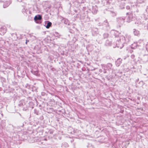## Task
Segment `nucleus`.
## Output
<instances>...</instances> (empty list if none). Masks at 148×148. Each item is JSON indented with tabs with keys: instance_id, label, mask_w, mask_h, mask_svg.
<instances>
[{
	"instance_id": "11",
	"label": "nucleus",
	"mask_w": 148,
	"mask_h": 148,
	"mask_svg": "<svg viewBox=\"0 0 148 148\" xmlns=\"http://www.w3.org/2000/svg\"><path fill=\"white\" fill-rule=\"evenodd\" d=\"M52 23L49 21H46L45 22V26L47 29L49 28L51 25Z\"/></svg>"
},
{
	"instance_id": "31",
	"label": "nucleus",
	"mask_w": 148,
	"mask_h": 148,
	"mask_svg": "<svg viewBox=\"0 0 148 148\" xmlns=\"http://www.w3.org/2000/svg\"><path fill=\"white\" fill-rule=\"evenodd\" d=\"M34 110V113L35 114L38 115L39 114V111L38 110H37L36 109H35Z\"/></svg>"
},
{
	"instance_id": "40",
	"label": "nucleus",
	"mask_w": 148,
	"mask_h": 148,
	"mask_svg": "<svg viewBox=\"0 0 148 148\" xmlns=\"http://www.w3.org/2000/svg\"><path fill=\"white\" fill-rule=\"evenodd\" d=\"M103 23H99L98 24V25H99V26H101L102 25Z\"/></svg>"
},
{
	"instance_id": "48",
	"label": "nucleus",
	"mask_w": 148,
	"mask_h": 148,
	"mask_svg": "<svg viewBox=\"0 0 148 148\" xmlns=\"http://www.w3.org/2000/svg\"><path fill=\"white\" fill-rule=\"evenodd\" d=\"M136 12H138V10H137L136 11Z\"/></svg>"
},
{
	"instance_id": "18",
	"label": "nucleus",
	"mask_w": 148,
	"mask_h": 148,
	"mask_svg": "<svg viewBox=\"0 0 148 148\" xmlns=\"http://www.w3.org/2000/svg\"><path fill=\"white\" fill-rule=\"evenodd\" d=\"M111 33L112 34H113V35L116 38L118 36L117 34L118 33V32L114 30H112L111 31Z\"/></svg>"
},
{
	"instance_id": "2",
	"label": "nucleus",
	"mask_w": 148,
	"mask_h": 148,
	"mask_svg": "<svg viewBox=\"0 0 148 148\" xmlns=\"http://www.w3.org/2000/svg\"><path fill=\"white\" fill-rule=\"evenodd\" d=\"M127 17L126 18V21L130 23L134 19V16L133 15L132 12L126 13Z\"/></svg>"
},
{
	"instance_id": "34",
	"label": "nucleus",
	"mask_w": 148,
	"mask_h": 148,
	"mask_svg": "<svg viewBox=\"0 0 148 148\" xmlns=\"http://www.w3.org/2000/svg\"><path fill=\"white\" fill-rule=\"evenodd\" d=\"M103 69V72L104 73H107V71L106 70H107V69H105V68H102Z\"/></svg>"
},
{
	"instance_id": "41",
	"label": "nucleus",
	"mask_w": 148,
	"mask_h": 148,
	"mask_svg": "<svg viewBox=\"0 0 148 148\" xmlns=\"http://www.w3.org/2000/svg\"><path fill=\"white\" fill-rule=\"evenodd\" d=\"M45 93L44 92H42L41 93L42 95V96H44L45 95Z\"/></svg>"
},
{
	"instance_id": "27",
	"label": "nucleus",
	"mask_w": 148,
	"mask_h": 148,
	"mask_svg": "<svg viewBox=\"0 0 148 148\" xmlns=\"http://www.w3.org/2000/svg\"><path fill=\"white\" fill-rule=\"evenodd\" d=\"M0 79L1 80V81L2 83H3V82H5L6 80L5 79L2 77H0Z\"/></svg>"
},
{
	"instance_id": "17",
	"label": "nucleus",
	"mask_w": 148,
	"mask_h": 148,
	"mask_svg": "<svg viewBox=\"0 0 148 148\" xmlns=\"http://www.w3.org/2000/svg\"><path fill=\"white\" fill-rule=\"evenodd\" d=\"M137 46H139V45L137 44V43L134 42L133 44L131 45V48L133 49H135Z\"/></svg>"
},
{
	"instance_id": "25",
	"label": "nucleus",
	"mask_w": 148,
	"mask_h": 148,
	"mask_svg": "<svg viewBox=\"0 0 148 148\" xmlns=\"http://www.w3.org/2000/svg\"><path fill=\"white\" fill-rule=\"evenodd\" d=\"M110 14H111L112 16H115L116 15L117 13L116 12H114L113 11H111L110 12Z\"/></svg>"
},
{
	"instance_id": "19",
	"label": "nucleus",
	"mask_w": 148,
	"mask_h": 148,
	"mask_svg": "<svg viewBox=\"0 0 148 148\" xmlns=\"http://www.w3.org/2000/svg\"><path fill=\"white\" fill-rule=\"evenodd\" d=\"M69 147V145L66 142H64L62 143L61 147H62L67 148Z\"/></svg>"
},
{
	"instance_id": "26",
	"label": "nucleus",
	"mask_w": 148,
	"mask_h": 148,
	"mask_svg": "<svg viewBox=\"0 0 148 148\" xmlns=\"http://www.w3.org/2000/svg\"><path fill=\"white\" fill-rule=\"evenodd\" d=\"M29 87H31L32 88V91L34 92V91H36L37 90V89H36V87L32 86H29Z\"/></svg>"
},
{
	"instance_id": "22",
	"label": "nucleus",
	"mask_w": 148,
	"mask_h": 148,
	"mask_svg": "<svg viewBox=\"0 0 148 148\" xmlns=\"http://www.w3.org/2000/svg\"><path fill=\"white\" fill-rule=\"evenodd\" d=\"M95 29H96V30H93L92 32V35L94 36L97 35L98 34V32L97 29L96 28Z\"/></svg>"
},
{
	"instance_id": "50",
	"label": "nucleus",
	"mask_w": 148,
	"mask_h": 148,
	"mask_svg": "<svg viewBox=\"0 0 148 148\" xmlns=\"http://www.w3.org/2000/svg\"><path fill=\"white\" fill-rule=\"evenodd\" d=\"M27 40H26V42H25V43H26V44H27Z\"/></svg>"
},
{
	"instance_id": "45",
	"label": "nucleus",
	"mask_w": 148,
	"mask_h": 148,
	"mask_svg": "<svg viewBox=\"0 0 148 148\" xmlns=\"http://www.w3.org/2000/svg\"><path fill=\"white\" fill-rule=\"evenodd\" d=\"M133 50H130V53H132L133 52Z\"/></svg>"
},
{
	"instance_id": "51",
	"label": "nucleus",
	"mask_w": 148,
	"mask_h": 148,
	"mask_svg": "<svg viewBox=\"0 0 148 148\" xmlns=\"http://www.w3.org/2000/svg\"><path fill=\"white\" fill-rule=\"evenodd\" d=\"M137 5H135V6H136V7H137Z\"/></svg>"
},
{
	"instance_id": "43",
	"label": "nucleus",
	"mask_w": 148,
	"mask_h": 148,
	"mask_svg": "<svg viewBox=\"0 0 148 148\" xmlns=\"http://www.w3.org/2000/svg\"><path fill=\"white\" fill-rule=\"evenodd\" d=\"M148 10V6H147V8L146 10V11H147Z\"/></svg>"
},
{
	"instance_id": "39",
	"label": "nucleus",
	"mask_w": 148,
	"mask_h": 148,
	"mask_svg": "<svg viewBox=\"0 0 148 148\" xmlns=\"http://www.w3.org/2000/svg\"><path fill=\"white\" fill-rule=\"evenodd\" d=\"M131 57L132 58L134 59L135 57V56L134 55H132Z\"/></svg>"
},
{
	"instance_id": "52",
	"label": "nucleus",
	"mask_w": 148,
	"mask_h": 148,
	"mask_svg": "<svg viewBox=\"0 0 148 148\" xmlns=\"http://www.w3.org/2000/svg\"><path fill=\"white\" fill-rule=\"evenodd\" d=\"M86 14H87V11H86Z\"/></svg>"
},
{
	"instance_id": "49",
	"label": "nucleus",
	"mask_w": 148,
	"mask_h": 148,
	"mask_svg": "<svg viewBox=\"0 0 148 148\" xmlns=\"http://www.w3.org/2000/svg\"><path fill=\"white\" fill-rule=\"evenodd\" d=\"M1 115H2V116H3V114L2 113V114H1Z\"/></svg>"
},
{
	"instance_id": "16",
	"label": "nucleus",
	"mask_w": 148,
	"mask_h": 148,
	"mask_svg": "<svg viewBox=\"0 0 148 148\" xmlns=\"http://www.w3.org/2000/svg\"><path fill=\"white\" fill-rule=\"evenodd\" d=\"M109 34L107 33H105L103 34V39H105L108 38L109 37Z\"/></svg>"
},
{
	"instance_id": "10",
	"label": "nucleus",
	"mask_w": 148,
	"mask_h": 148,
	"mask_svg": "<svg viewBox=\"0 0 148 148\" xmlns=\"http://www.w3.org/2000/svg\"><path fill=\"white\" fill-rule=\"evenodd\" d=\"M112 44V42L111 41L109 40H107L104 43V45L106 47H109L111 46Z\"/></svg>"
},
{
	"instance_id": "20",
	"label": "nucleus",
	"mask_w": 148,
	"mask_h": 148,
	"mask_svg": "<svg viewBox=\"0 0 148 148\" xmlns=\"http://www.w3.org/2000/svg\"><path fill=\"white\" fill-rule=\"evenodd\" d=\"M125 4V3L124 1H123L120 3L119 6L120 8L121 9H123L124 8Z\"/></svg>"
},
{
	"instance_id": "28",
	"label": "nucleus",
	"mask_w": 148,
	"mask_h": 148,
	"mask_svg": "<svg viewBox=\"0 0 148 148\" xmlns=\"http://www.w3.org/2000/svg\"><path fill=\"white\" fill-rule=\"evenodd\" d=\"M33 73L36 76H38L39 75L38 72L37 71H34L33 72Z\"/></svg>"
},
{
	"instance_id": "21",
	"label": "nucleus",
	"mask_w": 148,
	"mask_h": 148,
	"mask_svg": "<svg viewBox=\"0 0 148 148\" xmlns=\"http://www.w3.org/2000/svg\"><path fill=\"white\" fill-rule=\"evenodd\" d=\"M133 33L135 35L138 36L139 34V32L135 29H133Z\"/></svg>"
},
{
	"instance_id": "38",
	"label": "nucleus",
	"mask_w": 148,
	"mask_h": 148,
	"mask_svg": "<svg viewBox=\"0 0 148 148\" xmlns=\"http://www.w3.org/2000/svg\"><path fill=\"white\" fill-rule=\"evenodd\" d=\"M106 59H111V57L109 56H106Z\"/></svg>"
},
{
	"instance_id": "44",
	"label": "nucleus",
	"mask_w": 148,
	"mask_h": 148,
	"mask_svg": "<svg viewBox=\"0 0 148 148\" xmlns=\"http://www.w3.org/2000/svg\"><path fill=\"white\" fill-rule=\"evenodd\" d=\"M85 8H86V7H84L83 8V10H85Z\"/></svg>"
},
{
	"instance_id": "37",
	"label": "nucleus",
	"mask_w": 148,
	"mask_h": 148,
	"mask_svg": "<svg viewBox=\"0 0 148 148\" xmlns=\"http://www.w3.org/2000/svg\"><path fill=\"white\" fill-rule=\"evenodd\" d=\"M106 78L108 80H110V77H108V76H106Z\"/></svg>"
},
{
	"instance_id": "33",
	"label": "nucleus",
	"mask_w": 148,
	"mask_h": 148,
	"mask_svg": "<svg viewBox=\"0 0 148 148\" xmlns=\"http://www.w3.org/2000/svg\"><path fill=\"white\" fill-rule=\"evenodd\" d=\"M11 35L12 36H14V37L15 38L17 37L16 34L15 33L11 34Z\"/></svg>"
},
{
	"instance_id": "54",
	"label": "nucleus",
	"mask_w": 148,
	"mask_h": 148,
	"mask_svg": "<svg viewBox=\"0 0 148 148\" xmlns=\"http://www.w3.org/2000/svg\"><path fill=\"white\" fill-rule=\"evenodd\" d=\"M147 29H148V28H147Z\"/></svg>"
},
{
	"instance_id": "8",
	"label": "nucleus",
	"mask_w": 148,
	"mask_h": 148,
	"mask_svg": "<svg viewBox=\"0 0 148 148\" xmlns=\"http://www.w3.org/2000/svg\"><path fill=\"white\" fill-rule=\"evenodd\" d=\"M7 29L5 26H1L0 27V34L3 35L6 32Z\"/></svg>"
},
{
	"instance_id": "32",
	"label": "nucleus",
	"mask_w": 148,
	"mask_h": 148,
	"mask_svg": "<svg viewBox=\"0 0 148 148\" xmlns=\"http://www.w3.org/2000/svg\"><path fill=\"white\" fill-rule=\"evenodd\" d=\"M54 132V131L52 130H50L48 132V133L50 134H53Z\"/></svg>"
},
{
	"instance_id": "9",
	"label": "nucleus",
	"mask_w": 148,
	"mask_h": 148,
	"mask_svg": "<svg viewBox=\"0 0 148 148\" xmlns=\"http://www.w3.org/2000/svg\"><path fill=\"white\" fill-rule=\"evenodd\" d=\"M12 2L11 0H7L5 2L3 5V7L5 8L9 6Z\"/></svg>"
},
{
	"instance_id": "7",
	"label": "nucleus",
	"mask_w": 148,
	"mask_h": 148,
	"mask_svg": "<svg viewBox=\"0 0 148 148\" xmlns=\"http://www.w3.org/2000/svg\"><path fill=\"white\" fill-rule=\"evenodd\" d=\"M102 26H103V27H106V30H108L110 29V27L109 23L107 20L104 21L103 23Z\"/></svg>"
},
{
	"instance_id": "4",
	"label": "nucleus",
	"mask_w": 148,
	"mask_h": 148,
	"mask_svg": "<svg viewBox=\"0 0 148 148\" xmlns=\"http://www.w3.org/2000/svg\"><path fill=\"white\" fill-rule=\"evenodd\" d=\"M125 17H120L116 18V21L120 27L123 25L125 22Z\"/></svg>"
},
{
	"instance_id": "14",
	"label": "nucleus",
	"mask_w": 148,
	"mask_h": 148,
	"mask_svg": "<svg viewBox=\"0 0 148 148\" xmlns=\"http://www.w3.org/2000/svg\"><path fill=\"white\" fill-rule=\"evenodd\" d=\"M122 60L121 58H118L115 62V64L116 66H119L121 63Z\"/></svg>"
},
{
	"instance_id": "42",
	"label": "nucleus",
	"mask_w": 148,
	"mask_h": 148,
	"mask_svg": "<svg viewBox=\"0 0 148 148\" xmlns=\"http://www.w3.org/2000/svg\"><path fill=\"white\" fill-rule=\"evenodd\" d=\"M84 17L87 18L88 17V15H86L85 16H84Z\"/></svg>"
},
{
	"instance_id": "47",
	"label": "nucleus",
	"mask_w": 148,
	"mask_h": 148,
	"mask_svg": "<svg viewBox=\"0 0 148 148\" xmlns=\"http://www.w3.org/2000/svg\"><path fill=\"white\" fill-rule=\"evenodd\" d=\"M2 90V88L1 87H0V91Z\"/></svg>"
},
{
	"instance_id": "30",
	"label": "nucleus",
	"mask_w": 148,
	"mask_h": 148,
	"mask_svg": "<svg viewBox=\"0 0 148 148\" xmlns=\"http://www.w3.org/2000/svg\"><path fill=\"white\" fill-rule=\"evenodd\" d=\"M23 101H19V104H18V105L19 106H21L23 105Z\"/></svg>"
},
{
	"instance_id": "35",
	"label": "nucleus",
	"mask_w": 148,
	"mask_h": 148,
	"mask_svg": "<svg viewBox=\"0 0 148 148\" xmlns=\"http://www.w3.org/2000/svg\"><path fill=\"white\" fill-rule=\"evenodd\" d=\"M126 9L127 10H130V5H127L126 6Z\"/></svg>"
},
{
	"instance_id": "15",
	"label": "nucleus",
	"mask_w": 148,
	"mask_h": 148,
	"mask_svg": "<svg viewBox=\"0 0 148 148\" xmlns=\"http://www.w3.org/2000/svg\"><path fill=\"white\" fill-rule=\"evenodd\" d=\"M34 9L38 12H39L40 11V8L38 5H36L34 6Z\"/></svg>"
},
{
	"instance_id": "3",
	"label": "nucleus",
	"mask_w": 148,
	"mask_h": 148,
	"mask_svg": "<svg viewBox=\"0 0 148 148\" xmlns=\"http://www.w3.org/2000/svg\"><path fill=\"white\" fill-rule=\"evenodd\" d=\"M146 54L145 55L143 58L142 60L144 63H146L148 61V42L146 45Z\"/></svg>"
},
{
	"instance_id": "23",
	"label": "nucleus",
	"mask_w": 148,
	"mask_h": 148,
	"mask_svg": "<svg viewBox=\"0 0 148 148\" xmlns=\"http://www.w3.org/2000/svg\"><path fill=\"white\" fill-rule=\"evenodd\" d=\"M143 20H145L148 19V16L147 15L143 14L141 16Z\"/></svg>"
},
{
	"instance_id": "5",
	"label": "nucleus",
	"mask_w": 148,
	"mask_h": 148,
	"mask_svg": "<svg viewBox=\"0 0 148 148\" xmlns=\"http://www.w3.org/2000/svg\"><path fill=\"white\" fill-rule=\"evenodd\" d=\"M42 16L41 15L38 14L35 16L34 19L35 22L38 24H41V20Z\"/></svg>"
},
{
	"instance_id": "1",
	"label": "nucleus",
	"mask_w": 148,
	"mask_h": 148,
	"mask_svg": "<svg viewBox=\"0 0 148 148\" xmlns=\"http://www.w3.org/2000/svg\"><path fill=\"white\" fill-rule=\"evenodd\" d=\"M131 36L128 34H126L124 36H121L119 39L116 40V45L113 46V47L114 48L117 47L120 49H121L123 47L124 44H128L131 41Z\"/></svg>"
},
{
	"instance_id": "12",
	"label": "nucleus",
	"mask_w": 148,
	"mask_h": 148,
	"mask_svg": "<svg viewBox=\"0 0 148 148\" xmlns=\"http://www.w3.org/2000/svg\"><path fill=\"white\" fill-rule=\"evenodd\" d=\"M97 11L98 8L97 6L95 5V6H92V13L95 14L97 13Z\"/></svg>"
},
{
	"instance_id": "6",
	"label": "nucleus",
	"mask_w": 148,
	"mask_h": 148,
	"mask_svg": "<svg viewBox=\"0 0 148 148\" xmlns=\"http://www.w3.org/2000/svg\"><path fill=\"white\" fill-rule=\"evenodd\" d=\"M102 68H105L107 70L112 69V64L111 63H108L107 64H101Z\"/></svg>"
},
{
	"instance_id": "53",
	"label": "nucleus",
	"mask_w": 148,
	"mask_h": 148,
	"mask_svg": "<svg viewBox=\"0 0 148 148\" xmlns=\"http://www.w3.org/2000/svg\"><path fill=\"white\" fill-rule=\"evenodd\" d=\"M0 2H1V1L0 0Z\"/></svg>"
},
{
	"instance_id": "29",
	"label": "nucleus",
	"mask_w": 148,
	"mask_h": 148,
	"mask_svg": "<svg viewBox=\"0 0 148 148\" xmlns=\"http://www.w3.org/2000/svg\"><path fill=\"white\" fill-rule=\"evenodd\" d=\"M135 23V24H137L138 26L140 25L141 24V22L140 21H137Z\"/></svg>"
},
{
	"instance_id": "13",
	"label": "nucleus",
	"mask_w": 148,
	"mask_h": 148,
	"mask_svg": "<svg viewBox=\"0 0 148 148\" xmlns=\"http://www.w3.org/2000/svg\"><path fill=\"white\" fill-rule=\"evenodd\" d=\"M62 23H64V24H65L67 25H69V22L68 20L65 18H63L62 20Z\"/></svg>"
},
{
	"instance_id": "46",
	"label": "nucleus",
	"mask_w": 148,
	"mask_h": 148,
	"mask_svg": "<svg viewBox=\"0 0 148 148\" xmlns=\"http://www.w3.org/2000/svg\"><path fill=\"white\" fill-rule=\"evenodd\" d=\"M74 140H73V139L72 140H71V143H72V142H73V141Z\"/></svg>"
},
{
	"instance_id": "24",
	"label": "nucleus",
	"mask_w": 148,
	"mask_h": 148,
	"mask_svg": "<svg viewBox=\"0 0 148 148\" xmlns=\"http://www.w3.org/2000/svg\"><path fill=\"white\" fill-rule=\"evenodd\" d=\"M146 0H137V3H142L145 2Z\"/></svg>"
},
{
	"instance_id": "36",
	"label": "nucleus",
	"mask_w": 148,
	"mask_h": 148,
	"mask_svg": "<svg viewBox=\"0 0 148 148\" xmlns=\"http://www.w3.org/2000/svg\"><path fill=\"white\" fill-rule=\"evenodd\" d=\"M54 34L56 35V36H58L59 35V33L57 32H55L54 33Z\"/></svg>"
}]
</instances>
